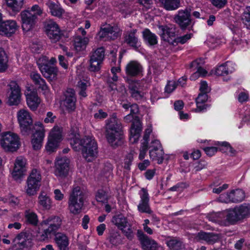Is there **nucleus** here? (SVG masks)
I'll use <instances>...</instances> for the list:
<instances>
[{
    "mask_svg": "<svg viewBox=\"0 0 250 250\" xmlns=\"http://www.w3.org/2000/svg\"><path fill=\"white\" fill-rule=\"evenodd\" d=\"M17 118L21 134L29 135L35 128L31 114L26 109H21L17 113Z\"/></svg>",
    "mask_w": 250,
    "mask_h": 250,
    "instance_id": "4",
    "label": "nucleus"
},
{
    "mask_svg": "<svg viewBox=\"0 0 250 250\" xmlns=\"http://www.w3.org/2000/svg\"><path fill=\"white\" fill-rule=\"evenodd\" d=\"M62 219L57 216L52 215L43 220L41 223L42 226H48L47 229H44L43 232L38 235L40 241H44L47 239L52 233L56 231L61 226Z\"/></svg>",
    "mask_w": 250,
    "mask_h": 250,
    "instance_id": "5",
    "label": "nucleus"
},
{
    "mask_svg": "<svg viewBox=\"0 0 250 250\" xmlns=\"http://www.w3.org/2000/svg\"><path fill=\"white\" fill-rule=\"evenodd\" d=\"M69 139L70 140V144L75 151H77L79 149V144L80 142H81V139H80V134L79 129L77 127H72L70 133L69 134Z\"/></svg>",
    "mask_w": 250,
    "mask_h": 250,
    "instance_id": "31",
    "label": "nucleus"
},
{
    "mask_svg": "<svg viewBox=\"0 0 250 250\" xmlns=\"http://www.w3.org/2000/svg\"><path fill=\"white\" fill-rule=\"evenodd\" d=\"M122 106L126 110L130 109V111L132 113H138L139 112V107L136 104H131L130 103L126 102L122 104Z\"/></svg>",
    "mask_w": 250,
    "mask_h": 250,
    "instance_id": "60",
    "label": "nucleus"
},
{
    "mask_svg": "<svg viewBox=\"0 0 250 250\" xmlns=\"http://www.w3.org/2000/svg\"><path fill=\"white\" fill-rule=\"evenodd\" d=\"M160 32L159 34L161 39L167 42L169 44L174 45V38L175 36V27L173 25H158Z\"/></svg>",
    "mask_w": 250,
    "mask_h": 250,
    "instance_id": "12",
    "label": "nucleus"
},
{
    "mask_svg": "<svg viewBox=\"0 0 250 250\" xmlns=\"http://www.w3.org/2000/svg\"><path fill=\"white\" fill-rule=\"evenodd\" d=\"M144 42L149 46L156 45L158 43V37L148 28L145 29L142 32Z\"/></svg>",
    "mask_w": 250,
    "mask_h": 250,
    "instance_id": "32",
    "label": "nucleus"
},
{
    "mask_svg": "<svg viewBox=\"0 0 250 250\" xmlns=\"http://www.w3.org/2000/svg\"><path fill=\"white\" fill-rule=\"evenodd\" d=\"M15 245L20 249L28 248L31 246V239L29 233L21 232L14 239Z\"/></svg>",
    "mask_w": 250,
    "mask_h": 250,
    "instance_id": "22",
    "label": "nucleus"
},
{
    "mask_svg": "<svg viewBox=\"0 0 250 250\" xmlns=\"http://www.w3.org/2000/svg\"><path fill=\"white\" fill-rule=\"evenodd\" d=\"M7 7L12 11L19 12L24 4V0H5Z\"/></svg>",
    "mask_w": 250,
    "mask_h": 250,
    "instance_id": "41",
    "label": "nucleus"
},
{
    "mask_svg": "<svg viewBox=\"0 0 250 250\" xmlns=\"http://www.w3.org/2000/svg\"><path fill=\"white\" fill-rule=\"evenodd\" d=\"M21 20V27L24 32L31 30L35 26L38 19L26 9L20 14Z\"/></svg>",
    "mask_w": 250,
    "mask_h": 250,
    "instance_id": "13",
    "label": "nucleus"
},
{
    "mask_svg": "<svg viewBox=\"0 0 250 250\" xmlns=\"http://www.w3.org/2000/svg\"><path fill=\"white\" fill-rule=\"evenodd\" d=\"M55 241L60 250H69V239L65 234L61 232L56 233Z\"/></svg>",
    "mask_w": 250,
    "mask_h": 250,
    "instance_id": "29",
    "label": "nucleus"
},
{
    "mask_svg": "<svg viewBox=\"0 0 250 250\" xmlns=\"http://www.w3.org/2000/svg\"><path fill=\"white\" fill-rule=\"evenodd\" d=\"M133 159V156L132 153H130L126 155L124 162V167L125 169L127 170H129L130 169V167L131 165Z\"/></svg>",
    "mask_w": 250,
    "mask_h": 250,
    "instance_id": "63",
    "label": "nucleus"
},
{
    "mask_svg": "<svg viewBox=\"0 0 250 250\" xmlns=\"http://www.w3.org/2000/svg\"><path fill=\"white\" fill-rule=\"evenodd\" d=\"M9 86L11 92L8 97V104L10 105H17L21 102V95L20 87L15 81L11 82Z\"/></svg>",
    "mask_w": 250,
    "mask_h": 250,
    "instance_id": "18",
    "label": "nucleus"
},
{
    "mask_svg": "<svg viewBox=\"0 0 250 250\" xmlns=\"http://www.w3.org/2000/svg\"><path fill=\"white\" fill-rule=\"evenodd\" d=\"M39 204L44 209L48 210L51 208V200L47 194L42 191L39 197Z\"/></svg>",
    "mask_w": 250,
    "mask_h": 250,
    "instance_id": "38",
    "label": "nucleus"
},
{
    "mask_svg": "<svg viewBox=\"0 0 250 250\" xmlns=\"http://www.w3.org/2000/svg\"><path fill=\"white\" fill-rule=\"evenodd\" d=\"M136 29L127 32L125 36V42L129 46L137 51L141 46V42L136 35Z\"/></svg>",
    "mask_w": 250,
    "mask_h": 250,
    "instance_id": "24",
    "label": "nucleus"
},
{
    "mask_svg": "<svg viewBox=\"0 0 250 250\" xmlns=\"http://www.w3.org/2000/svg\"><path fill=\"white\" fill-rule=\"evenodd\" d=\"M41 182L28 179L26 181V193L29 196H33L37 193L39 189Z\"/></svg>",
    "mask_w": 250,
    "mask_h": 250,
    "instance_id": "34",
    "label": "nucleus"
},
{
    "mask_svg": "<svg viewBox=\"0 0 250 250\" xmlns=\"http://www.w3.org/2000/svg\"><path fill=\"white\" fill-rule=\"evenodd\" d=\"M35 132L32 135L31 144L35 150L40 149L45 137V130L43 124L40 122L35 123Z\"/></svg>",
    "mask_w": 250,
    "mask_h": 250,
    "instance_id": "9",
    "label": "nucleus"
},
{
    "mask_svg": "<svg viewBox=\"0 0 250 250\" xmlns=\"http://www.w3.org/2000/svg\"><path fill=\"white\" fill-rule=\"evenodd\" d=\"M193 239L195 241H205L207 243L213 244L219 241L220 236L219 234L213 232H206L200 231L193 235Z\"/></svg>",
    "mask_w": 250,
    "mask_h": 250,
    "instance_id": "19",
    "label": "nucleus"
},
{
    "mask_svg": "<svg viewBox=\"0 0 250 250\" xmlns=\"http://www.w3.org/2000/svg\"><path fill=\"white\" fill-rule=\"evenodd\" d=\"M7 56L4 49L0 47V72H3L7 69Z\"/></svg>",
    "mask_w": 250,
    "mask_h": 250,
    "instance_id": "47",
    "label": "nucleus"
},
{
    "mask_svg": "<svg viewBox=\"0 0 250 250\" xmlns=\"http://www.w3.org/2000/svg\"><path fill=\"white\" fill-rule=\"evenodd\" d=\"M241 20L244 26L250 30V6H247L241 16Z\"/></svg>",
    "mask_w": 250,
    "mask_h": 250,
    "instance_id": "48",
    "label": "nucleus"
},
{
    "mask_svg": "<svg viewBox=\"0 0 250 250\" xmlns=\"http://www.w3.org/2000/svg\"><path fill=\"white\" fill-rule=\"evenodd\" d=\"M149 156L152 161H156L158 164L163 163L164 157V152L163 150H156L154 149L149 150Z\"/></svg>",
    "mask_w": 250,
    "mask_h": 250,
    "instance_id": "44",
    "label": "nucleus"
},
{
    "mask_svg": "<svg viewBox=\"0 0 250 250\" xmlns=\"http://www.w3.org/2000/svg\"><path fill=\"white\" fill-rule=\"evenodd\" d=\"M69 160L66 157L57 159L55 163V175L61 178L66 177L69 171Z\"/></svg>",
    "mask_w": 250,
    "mask_h": 250,
    "instance_id": "17",
    "label": "nucleus"
},
{
    "mask_svg": "<svg viewBox=\"0 0 250 250\" xmlns=\"http://www.w3.org/2000/svg\"><path fill=\"white\" fill-rule=\"evenodd\" d=\"M25 217L26 221L33 226H36L38 223V218L37 214L30 210L25 212Z\"/></svg>",
    "mask_w": 250,
    "mask_h": 250,
    "instance_id": "49",
    "label": "nucleus"
},
{
    "mask_svg": "<svg viewBox=\"0 0 250 250\" xmlns=\"http://www.w3.org/2000/svg\"><path fill=\"white\" fill-rule=\"evenodd\" d=\"M208 95L205 93H200L196 98V112L203 111L207 108V105L204 104L208 100Z\"/></svg>",
    "mask_w": 250,
    "mask_h": 250,
    "instance_id": "39",
    "label": "nucleus"
},
{
    "mask_svg": "<svg viewBox=\"0 0 250 250\" xmlns=\"http://www.w3.org/2000/svg\"><path fill=\"white\" fill-rule=\"evenodd\" d=\"M86 32L83 28H79L77 35L73 40V45L77 52L84 50L89 42V39L85 37Z\"/></svg>",
    "mask_w": 250,
    "mask_h": 250,
    "instance_id": "15",
    "label": "nucleus"
},
{
    "mask_svg": "<svg viewBox=\"0 0 250 250\" xmlns=\"http://www.w3.org/2000/svg\"><path fill=\"white\" fill-rule=\"evenodd\" d=\"M218 145H220L221 147H219V150L222 151H229L231 155H234L236 150H234L230 145L227 142H218Z\"/></svg>",
    "mask_w": 250,
    "mask_h": 250,
    "instance_id": "58",
    "label": "nucleus"
},
{
    "mask_svg": "<svg viewBox=\"0 0 250 250\" xmlns=\"http://www.w3.org/2000/svg\"><path fill=\"white\" fill-rule=\"evenodd\" d=\"M174 20L182 30H185L191 23L190 10L188 9L179 10Z\"/></svg>",
    "mask_w": 250,
    "mask_h": 250,
    "instance_id": "14",
    "label": "nucleus"
},
{
    "mask_svg": "<svg viewBox=\"0 0 250 250\" xmlns=\"http://www.w3.org/2000/svg\"><path fill=\"white\" fill-rule=\"evenodd\" d=\"M79 144V149H81L83 157L87 162L95 160L98 154L97 144L95 139L91 137L85 136L81 139Z\"/></svg>",
    "mask_w": 250,
    "mask_h": 250,
    "instance_id": "2",
    "label": "nucleus"
},
{
    "mask_svg": "<svg viewBox=\"0 0 250 250\" xmlns=\"http://www.w3.org/2000/svg\"><path fill=\"white\" fill-rule=\"evenodd\" d=\"M148 149V145L147 142H143L140 149V154L139 158L142 160L145 158L146 153Z\"/></svg>",
    "mask_w": 250,
    "mask_h": 250,
    "instance_id": "62",
    "label": "nucleus"
},
{
    "mask_svg": "<svg viewBox=\"0 0 250 250\" xmlns=\"http://www.w3.org/2000/svg\"><path fill=\"white\" fill-rule=\"evenodd\" d=\"M26 97L28 107L33 111L36 110L41 103V99L37 93L35 91H31L26 95Z\"/></svg>",
    "mask_w": 250,
    "mask_h": 250,
    "instance_id": "28",
    "label": "nucleus"
},
{
    "mask_svg": "<svg viewBox=\"0 0 250 250\" xmlns=\"http://www.w3.org/2000/svg\"><path fill=\"white\" fill-rule=\"evenodd\" d=\"M40 70L44 77L50 80L56 79L58 69L50 65L40 66Z\"/></svg>",
    "mask_w": 250,
    "mask_h": 250,
    "instance_id": "30",
    "label": "nucleus"
},
{
    "mask_svg": "<svg viewBox=\"0 0 250 250\" xmlns=\"http://www.w3.org/2000/svg\"><path fill=\"white\" fill-rule=\"evenodd\" d=\"M127 238L130 240H131L133 236V230L131 228V225L128 224V227L126 228H124L123 230H121Z\"/></svg>",
    "mask_w": 250,
    "mask_h": 250,
    "instance_id": "64",
    "label": "nucleus"
},
{
    "mask_svg": "<svg viewBox=\"0 0 250 250\" xmlns=\"http://www.w3.org/2000/svg\"><path fill=\"white\" fill-rule=\"evenodd\" d=\"M235 208L233 210H230L227 215L226 219L230 223H233L240 220L238 213Z\"/></svg>",
    "mask_w": 250,
    "mask_h": 250,
    "instance_id": "57",
    "label": "nucleus"
},
{
    "mask_svg": "<svg viewBox=\"0 0 250 250\" xmlns=\"http://www.w3.org/2000/svg\"><path fill=\"white\" fill-rule=\"evenodd\" d=\"M28 179L41 182L42 175L40 171L37 168L33 169Z\"/></svg>",
    "mask_w": 250,
    "mask_h": 250,
    "instance_id": "59",
    "label": "nucleus"
},
{
    "mask_svg": "<svg viewBox=\"0 0 250 250\" xmlns=\"http://www.w3.org/2000/svg\"><path fill=\"white\" fill-rule=\"evenodd\" d=\"M140 198L139 204L137 206L138 211L141 213L151 214V210L149 205V197L147 190L142 188L139 192Z\"/></svg>",
    "mask_w": 250,
    "mask_h": 250,
    "instance_id": "16",
    "label": "nucleus"
},
{
    "mask_svg": "<svg viewBox=\"0 0 250 250\" xmlns=\"http://www.w3.org/2000/svg\"><path fill=\"white\" fill-rule=\"evenodd\" d=\"M108 239L111 244L117 245L121 243V235L117 231H112L110 233Z\"/></svg>",
    "mask_w": 250,
    "mask_h": 250,
    "instance_id": "54",
    "label": "nucleus"
},
{
    "mask_svg": "<svg viewBox=\"0 0 250 250\" xmlns=\"http://www.w3.org/2000/svg\"><path fill=\"white\" fill-rule=\"evenodd\" d=\"M158 1L167 10H174L180 7V0H158Z\"/></svg>",
    "mask_w": 250,
    "mask_h": 250,
    "instance_id": "37",
    "label": "nucleus"
},
{
    "mask_svg": "<svg viewBox=\"0 0 250 250\" xmlns=\"http://www.w3.org/2000/svg\"><path fill=\"white\" fill-rule=\"evenodd\" d=\"M60 143V142L51 139V138L48 137L47 143L45 146L46 151L50 153L55 151Z\"/></svg>",
    "mask_w": 250,
    "mask_h": 250,
    "instance_id": "53",
    "label": "nucleus"
},
{
    "mask_svg": "<svg viewBox=\"0 0 250 250\" xmlns=\"http://www.w3.org/2000/svg\"><path fill=\"white\" fill-rule=\"evenodd\" d=\"M142 71L141 65L136 61L130 62L125 67L126 74L131 77L139 75Z\"/></svg>",
    "mask_w": 250,
    "mask_h": 250,
    "instance_id": "27",
    "label": "nucleus"
},
{
    "mask_svg": "<svg viewBox=\"0 0 250 250\" xmlns=\"http://www.w3.org/2000/svg\"><path fill=\"white\" fill-rule=\"evenodd\" d=\"M26 160L22 156L17 158L15 163L13 171L12 173L13 178L15 180L20 179L24 175L26 171Z\"/></svg>",
    "mask_w": 250,
    "mask_h": 250,
    "instance_id": "20",
    "label": "nucleus"
},
{
    "mask_svg": "<svg viewBox=\"0 0 250 250\" xmlns=\"http://www.w3.org/2000/svg\"><path fill=\"white\" fill-rule=\"evenodd\" d=\"M37 19L39 17H41L43 13V9L40 4H34L31 7H28L27 9Z\"/></svg>",
    "mask_w": 250,
    "mask_h": 250,
    "instance_id": "50",
    "label": "nucleus"
},
{
    "mask_svg": "<svg viewBox=\"0 0 250 250\" xmlns=\"http://www.w3.org/2000/svg\"><path fill=\"white\" fill-rule=\"evenodd\" d=\"M122 125L114 113L106 120L105 135L108 142L112 146H117L123 138Z\"/></svg>",
    "mask_w": 250,
    "mask_h": 250,
    "instance_id": "1",
    "label": "nucleus"
},
{
    "mask_svg": "<svg viewBox=\"0 0 250 250\" xmlns=\"http://www.w3.org/2000/svg\"><path fill=\"white\" fill-rule=\"evenodd\" d=\"M204 63L203 60L201 59H197L191 63L190 67L193 71L196 70L199 72V74L201 77H204L207 74L206 70L202 67V65Z\"/></svg>",
    "mask_w": 250,
    "mask_h": 250,
    "instance_id": "40",
    "label": "nucleus"
},
{
    "mask_svg": "<svg viewBox=\"0 0 250 250\" xmlns=\"http://www.w3.org/2000/svg\"><path fill=\"white\" fill-rule=\"evenodd\" d=\"M51 14L58 18H61L65 12L64 10L62 8L60 4L58 2H55L51 0H49L46 3Z\"/></svg>",
    "mask_w": 250,
    "mask_h": 250,
    "instance_id": "26",
    "label": "nucleus"
},
{
    "mask_svg": "<svg viewBox=\"0 0 250 250\" xmlns=\"http://www.w3.org/2000/svg\"><path fill=\"white\" fill-rule=\"evenodd\" d=\"M19 26L16 21H6L0 26V34L11 36L16 32Z\"/></svg>",
    "mask_w": 250,
    "mask_h": 250,
    "instance_id": "23",
    "label": "nucleus"
},
{
    "mask_svg": "<svg viewBox=\"0 0 250 250\" xmlns=\"http://www.w3.org/2000/svg\"><path fill=\"white\" fill-rule=\"evenodd\" d=\"M36 85H38L39 88H41L42 91H44V93L49 92L48 87L45 81L42 78L40 79V80L35 83Z\"/></svg>",
    "mask_w": 250,
    "mask_h": 250,
    "instance_id": "61",
    "label": "nucleus"
},
{
    "mask_svg": "<svg viewBox=\"0 0 250 250\" xmlns=\"http://www.w3.org/2000/svg\"><path fill=\"white\" fill-rule=\"evenodd\" d=\"M231 202L239 203L241 202L245 198V194L243 190L240 189L232 190L230 192Z\"/></svg>",
    "mask_w": 250,
    "mask_h": 250,
    "instance_id": "42",
    "label": "nucleus"
},
{
    "mask_svg": "<svg viewBox=\"0 0 250 250\" xmlns=\"http://www.w3.org/2000/svg\"><path fill=\"white\" fill-rule=\"evenodd\" d=\"M65 99L63 104L68 112H72L76 109V98L75 91L71 88H68L64 93Z\"/></svg>",
    "mask_w": 250,
    "mask_h": 250,
    "instance_id": "21",
    "label": "nucleus"
},
{
    "mask_svg": "<svg viewBox=\"0 0 250 250\" xmlns=\"http://www.w3.org/2000/svg\"><path fill=\"white\" fill-rule=\"evenodd\" d=\"M129 89L131 97L136 100H141L144 96V93L140 90L138 82H132L129 85Z\"/></svg>",
    "mask_w": 250,
    "mask_h": 250,
    "instance_id": "35",
    "label": "nucleus"
},
{
    "mask_svg": "<svg viewBox=\"0 0 250 250\" xmlns=\"http://www.w3.org/2000/svg\"><path fill=\"white\" fill-rule=\"evenodd\" d=\"M46 33L52 42L59 41L62 36L61 30L58 25L54 21L49 20L44 24Z\"/></svg>",
    "mask_w": 250,
    "mask_h": 250,
    "instance_id": "11",
    "label": "nucleus"
},
{
    "mask_svg": "<svg viewBox=\"0 0 250 250\" xmlns=\"http://www.w3.org/2000/svg\"><path fill=\"white\" fill-rule=\"evenodd\" d=\"M90 85L89 80L87 79H83L78 82L77 86L80 96L84 98L87 96L86 90Z\"/></svg>",
    "mask_w": 250,
    "mask_h": 250,
    "instance_id": "43",
    "label": "nucleus"
},
{
    "mask_svg": "<svg viewBox=\"0 0 250 250\" xmlns=\"http://www.w3.org/2000/svg\"><path fill=\"white\" fill-rule=\"evenodd\" d=\"M234 70V68L232 66V63L227 62L218 66L215 69V74L217 76L228 75L231 73Z\"/></svg>",
    "mask_w": 250,
    "mask_h": 250,
    "instance_id": "33",
    "label": "nucleus"
},
{
    "mask_svg": "<svg viewBox=\"0 0 250 250\" xmlns=\"http://www.w3.org/2000/svg\"><path fill=\"white\" fill-rule=\"evenodd\" d=\"M62 128L57 125L54 126L50 132L48 137L61 142L62 140Z\"/></svg>",
    "mask_w": 250,
    "mask_h": 250,
    "instance_id": "46",
    "label": "nucleus"
},
{
    "mask_svg": "<svg viewBox=\"0 0 250 250\" xmlns=\"http://www.w3.org/2000/svg\"><path fill=\"white\" fill-rule=\"evenodd\" d=\"M138 237L145 250H155L157 244L141 231H138Z\"/></svg>",
    "mask_w": 250,
    "mask_h": 250,
    "instance_id": "25",
    "label": "nucleus"
},
{
    "mask_svg": "<svg viewBox=\"0 0 250 250\" xmlns=\"http://www.w3.org/2000/svg\"><path fill=\"white\" fill-rule=\"evenodd\" d=\"M85 198L84 193L80 187L74 188L70 194L68 201V208L70 212L74 215L81 213Z\"/></svg>",
    "mask_w": 250,
    "mask_h": 250,
    "instance_id": "3",
    "label": "nucleus"
},
{
    "mask_svg": "<svg viewBox=\"0 0 250 250\" xmlns=\"http://www.w3.org/2000/svg\"><path fill=\"white\" fill-rule=\"evenodd\" d=\"M137 113H132L131 112L124 117V120L126 122H130L132 120V124L130 130L129 141L134 144L138 142L142 131V124L139 119L136 116Z\"/></svg>",
    "mask_w": 250,
    "mask_h": 250,
    "instance_id": "6",
    "label": "nucleus"
},
{
    "mask_svg": "<svg viewBox=\"0 0 250 250\" xmlns=\"http://www.w3.org/2000/svg\"><path fill=\"white\" fill-rule=\"evenodd\" d=\"M193 36L192 33H188L183 36L177 37L174 38V45H176L178 44H183L188 42Z\"/></svg>",
    "mask_w": 250,
    "mask_h": 250,
    "instance_id": "56",
    "label": "nucleus"
},
{
    "mask_svg": "<svg viewBox=\"0 0 250 250\" xmlns=\"http://www.w3.org/2000/svg\"><path fill=\"white\" fill-rule=\"evenodd\" d=\"M167 245L171 250H180L184 247L182 242L177 239L169 240L167 242Z\"/></svg>",
    "mask_w": 250,
    "mask_h": 250,
    "instance_id": "51",
    "label": "nucleus"
},
{
    "mask_svg": "<svg viewBox=\"0 0 250 250\" xmlns=\"http://www.w3.org/2000/svg\"><path fill=\"white\" fill-rule=\"evenodd\" d=\"M111 222L120 230L126 228L129 224L127 218L122 214L114 216L111 219Z\"/></svg>",
    "mask_w": 250,
    "mask_h": 250,
    "instance_id": "36",
    "label": "nucleus"
},
{
    "mask_svg": "<svg viewBox=\"0 0 250 250\" xmlns=\"http://www.w3.org/2000/svg\"><path fill=\"white\" fill-rule=\"evenodd\" d=\"M121 34V30L117 26L108 24L101 27L97 36L101 40L107 41L117 39Z\"/></svg>",
    "mask_w": 250,
    "mask_h": 250,
    "instance_id": "8",
    "label": "nucleus"
},
{
    "mask_svg": "<svg viewBox=\"0 0 250 250\" xmlns=\"http://www.w3.org/2000/svg\"><path fill=\"white\" fill-rule=\"evenodd\" d=\"M109 196V189L108 188H102L98 190L96 195V199L98 202L106 203Z\"/></svg>",
    "mask_w": 250,
    "mask_h": 250,
    "instance_id": "45",
    "label": "nucleus"
},
{
    "mask_svg": "<svg viewBox=\"0 0 250 250\" xmlns=\"http://www.w3.org/2000/svg\"><path fill=\"white\" fill-rule=\"evenodd\" d=\"M0 144L5 151H15L19 147V137L14 133L6 132L0 139Z\"/></svg>",
    "mask_w": 250,
    "mask_h": 250,
    "instance_id": "7",
    "label": "nucleus"
},
{
    "mask_svg": "<svg viewBox=\"0 0 250 250\" xmlns=\"http://www.w3.org/2000/svg\"><path fill=\"white\" fill-rule=\"evenodd\" d=\"M224 217V215L222 212H211L207 214V218L210 221L217 223L221 221Z\"/></svg>",
    "mask_w": 250,
    "mask_h": 250,
    "instance_id": "55",
    "label": "nucleus"
},
{
    "mask_svg": "<svg viewBox=\"0 0 250 250\" xmlns=\"http://www.w3.org/2000/svg\"><path fill=\"white\" fill-rule=\"evenodd\" d=\"M236 211L239 214L240 219L249 216L250 214V208L248 206L242 205L236 207Z\"/></svg>",
    "mask_w": 250,
    "mask_h": 250,
    "instance_id": "52",
    "label": "nucleus"
},
{
    "mask_svg": "<svg viewBox=\"0 0 250 250\" xmlns=\"http://www.w3.org/2000/svg\"><path fill=\"white\" fill-rule=\"evenodd\" d=\"M104 48L102 47L97 48L93 52L90 57L89 70L93 72L99 71L101 68V64L104 60Z\"/></svg>",
    "mask_w": 250,
    "mask_h": 250,
    "instance_id": "10",
    "label": "nucleus"
}]
</instances>
